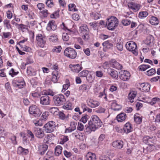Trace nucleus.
I'll return each instance as SVG.
<instances>
[{
  "mask_svg": "<svg viewBox=\"0 0 160 160\" xmlns=\"http://www.w3.org/2000/svg\"><path fill=\"white\" fill-rule=\"evenodd\" d=\"M108 22H107V26L108 29L110 30L114 29L118 25V21L117 18L113 16L111 17L107 18Z\"/></svg>",
  "mask_w": 160,
  "mask_h": 160,
  "instance_id": "1",
  "label": "nucleus"
},
{
  "mask_svg": "<svg viewBox=\"0 0 160 160\" xmlns=\"http://www.w3.org/2000/svg\"><path fill=\"white\" fill-rule=\"evenodd\" d=\"M126 49L128 51L132 52L135 56L138 55L137 46L136 43L133 41H129L126 44Z\"/></svg>",
  "mask_w": 160,
  "mask_h": 160,
  "instance_id": "2",
  "label": "nucleus"
},
{
  "mask_svg": "<svg viewBox=\"0 0 160 160\" xmlns=\"http://www.w3.org/2000/svg\"><path fill=\"white\" fill-rule=\"evenodd\" d=\"M56 127L55 122L53 121H50L45 124L43 128L46 132L49 133L53 132L55 129Z\"/></svg>",
  "mask_w": 160,
  "mask_h": 160,
  "instance_id": "3",
  "label": "nucleus"
},
{
  "mask_svg": "<svg viewBox=\"0 0 160 160\" xmlns=\"http://www.w3.org/2000/svg\"><path fill=\"white\" fill-rule=\"evenodd\" d=\"M37 42L38 46L43 48L46 43V38L43 33H39L36 36Z\"/></svg>",
  "mask_w": 160,
  "mask_h": 160,
  "instance_id": "4",
  "label": "nucleus"
},
{
  "mask_svg": "<svg viewBox=\"0 0 160 160\" xmlns=\"http://www.w3.org/2000/svg\"><path fill=\"white\" fill-rule=\"evenodd\" d=\"M29 114L35 118L39 117L42 114V112L35 105L31 106L29 109Z\"/></svg>",
  "mask_w": 160,
  "mask_h": 160,
  "instance_id": "5",
  "label": "nucleus"
},
{
  "mask_svg": "<svg viewBox=\"0 0 160 160\" xmlns=\"http://www.w3.org/2000/svg\"><path fill=\"white\" fill-rule=\"evenodd\" d=\"M64 53L66 57L71 59L75 58L77 55L76 51L71 48H67L65 49Z\"/></svg>",
  "mask_w": 160,
  "mask_h": 160,
  "instance_id": "6",
  "label": "nucleus"
},
{
  "mask_svg": "<svg viewBox=\"0 0 160 160\" xmlns=\"http://www.w3.org/2000/svg\"><path fill=\"white\" fill-rule=\"evenodd\" d=\"M53 100L55 105L58 106L62 104L65 101L64 95L61 94L54 96L53 97Z\"/></svg>",
  "mask_w": 160,
  "mask_h": 160,
  "instance_id": "7",
  "label": "nucleus"
},
{
  "mask_svg": "<svg viewBox=\"0 0 160 160\" xmlns=\"http://www.w3.org/2000/svg\"><path fill=\"white\" fill-rule=\"evenodd\" d=\"M131 77L130 73L126 70H122L119 72V77L124 81L128 80Z\"/></svg>",
  "mask_w": 160,
  "mask_h": 160,
  "instance_id": "8",
  "label": "nucleus"
},
{
  "mask_svg": "<svg viewBox=\"0 0 160 160\" xmlns=\"http://www.w3.org/2000/svg\"><path fill=\"white\" fill-rule=\"evenodd\" d=\"M100 127L89 121L88 125L86 129V131L88 133H90L92 132H94Z\"/></svg>",
  "mask_w": 160,
  "mask_h": 160,
  "instance_id": "9",
  "label": "nucleus"
},
{
  "mask_svg": "<svg viewBox=\"0 0 160 160\" xmlns=\"http://www.w3.org/2000/svg\"><path fill=\"white\" fill-rule=\"evenodd\" d=\"M89 121L100 127L103 125L102 122L101 121L99 118L96 115H92Z\"/></svg>",
  "mask_w": 160,
  "mask_h": 160,
  "instance_id": "10",
  "label": "nucleus"
},
{
  "mask_svg": "<svg viewBox=\"0 0 160 160\" xmlns=\"http://www.w3.org/2000/svg\"><path fill=\"white\" fill-rule=\"evenodd\" d=\"M33 132L35 136L38 138H42L45 135L44 131L41 128H35L34 129Z\"/></svg>",
  "mask_w": 160,
  "mask_h": 160,
  "instance_id": "11",
  "label": "nucleus"
},
{
  "mask_svg": "<svg viewBox=\"0 0 160 160\" xmlns=\"http://www.w3.org/2000/svg\"><path fill=\"white\" fill-rule=\"evenodd\" d=\"M110 66L118 70H121L122 67L119 62L115 59H112L109 62Z\"/></svg>",
  "mask_w": 160,
  "mask_h": 160,
  "instance_id": "12",
  "label": "nucleus"
},
{
  "mask_svg": "<svg viewBox=\"0 0 160 160\" xmlns=\"http://www.w3.org/2000/svg\"><path fill=\"white\" fill-rule=\"evenodd\" d=\"M88 105L91 108H95L100 105L99 102L97 101L92 98H88L87 100Z\"/></svg>",
  "mask_w": 160,
  "mask_h": 160,
  "instance_id": "13",
  "label": "nucleus"
},
{
  "mask_svg": "<svg viewBox=\"0 0 160 160\" xmlns=\"http://www.w3.org/2000/svg\"><path fill=\"white\" fill-rule=\"evenodd\" d=\"M112 145L115 148L119 149L123 148V142L121 140H117L112 142Z\"/></svg>",
  "mask_w": 160,
  "mask_h": 160,
  "instance_id": "14",
  "label": "nucleus"
},
{
  "mask_svg": "<svg viewBox=\"0 0 160 160\" xmlns=\"http://www.w3.org/2000/svg\"><path fill=\"white\" fill-rule=\"evenodd\" d=\"M40 102L43 105H49L51 102L50 98L47 95L42 96L40 98Z\"/></svg>",
  "mask_w": 160,
  "mask_h": 160,
  "instance_id": "15",
  "label": "nucleus"
},
{
  "mask_svg": "<svg viewBox=\"0 0 160 160\" xmlns=\"http://www.w3.org/2000/svg\"><path fill=\"white\" fill-rule=\"evenodd\" d=\"M123 129V132L128 134L132 131V126L130 122H127L124 125Z\"/></svg>",
  "mask_w": 160,
  "mask_h": 160,
  "instance_id": "16",
  "label": "nucleus"
},
{
  "mask_svg": "<svg viewBox=\"0 0 160 160\" xmlns=\"http://www.w3.org/2000/svg\"><path fill=\"white\" fill-rule=\"evenodd\" d=\"M128 7L130 9L132 10L134 12H137L140 9L141 5L132 2L128 3Z\"/></svg>",
  "mask_w": 160,
  "mask_h": 160,
  "instance_id": "17",
  "label": "nucleus"
},
{
  "mask_svg": "<svg viewBox=\"0 0 160 160\" xmlns=\"http://www.w3.org/2000/svg\"><path fill=\"white\" fill-rule=\"evenodd\" d=\"M69 67L72 71L73 72L78 73L82 69L81 65L79 64H70Z\"/></svg>",
  "mask_w": 160,
  "mask_h": 160,
  "instance_id": "18",
  "label": "nucleus"
},
{
  "mask_svg": "<svg viewBox=\"0 0 160 160\" xmlns=\"http://www.w3.org/2000/svg\"><path fill=\"white\" fill-rule=\"evenodd\" d=\"M143 141L146 144H150V143H154L156 141L155 137L145 136L143 138Z\"/></svg>",
  "mask_w": 160,
  "mask_h": 160,
  "instance_id": "19",
  "label": "nucleus"
},
{
  "mask_svg": "<svg viewBox=\"0 0 160 160\" xmlns=\"http://www.w3.org/2000/svg\"><path fill=\"white\" fill-rule=\"evenodd\" d=\"M28 40L27 38L24 39L22 40H21L18 43V44L20 46L22 50L28 52L31 50V48L23 44L26 42Z\"/></svg>",
  "mask_w": 160,
  "mask_h": 160,
  "instance_id": "20",
  "label": "nucleus"
},
{
  "mask_svg": "<svg viewBox=\"0 0 160 160\" xmlns=\"http://www.w3.org/2000/svg\"><path fill=\"white\" fill-rule=\"evenodd\" d=\"M137 92L136 91H132L130 92L128 95V101L131 103H133L134 99L137 94Z\"/></svg>",
  "mask_w": 160,
  "mask_h": 160,
  "instance_id": "21",
  "label": "nucleus"
},
{
  "mask_svg": "<svg viewBox=\"0 0 160 160\" xmlns=\"http://www.w3.org/2000/svg\"><path fill=\"white\" fill-rule=\"evenodd\" d=\"M57 28L56 25L55 24L54 21L52 20L49 22L47 25L46 29L48 31H51V30L54 31Z\"/></svg>",
  "mask_w": 160,
  "mask_h": 160,
  "instance_id": "22",
  "label": "nucleus"
},
{
  "mask_svg": "<svg viewBox=\"0 0 160 160\" xmlns=\"http://www.w3.org/2000/svg\"><path fill=\"white\" fill-rule=\"evenodd\" d=\"M108 73L113 78L117 79L118 77V73L115 70L111 68H108L107 70Z\"/></svg>",
  "mask_w": 160,
  "mask_h": 160,
  "instance_id": "23",
  "label": "nucleus"
},
{
  "mask_svg": "<svg viewBox=\"0 0 160 160\" xmlns=\"http://www.w3.org/2000/svg\"><path fill=\"white\" fill-rule=\"evenodd\" d=\"M52 75V81L54 83H57L60 77L58 72L57 71H53Z\"/></svg>",
  "mask_w": 160,
  "mask_h": 160,
  "instance_id": "24",
  "label": "nucleus"
},
{
  "mask_svg": "<svg viewBox=\"0 0 160 160\" xmlns=\"http://www.w3.org/2000/svg\"><path fill=\"white\" fill-rule=\"evenodd\" d=\"M55 136L53 133L47 134L44 140V142L46 143H49L54 140Z\"/></svg>",
  "mask_w": 160,
  "mask_h": 160,
  "instance_id": "25",
  "label": "nucleus"
},
{
  "mask_svg": "<svg viewBox=\"0 0 160 160\" xmlns=\"http://www.w3.org/2000/svg\"><path fill=\"white\" fill-rule=\"evenodd\" d=\"M16 86L20 88H23L25 85V83L23 78L18 79L16 82Z\"/></svg>",
  "mask_w": 160,
  "mask_h": 160,
  "instance_id": "26",
  "label": "nucleus"
},
{
  "mask_svg": "<svg viewBox=\"0 0 160 160\" xmlns=\"http://www.w3.org/2000/svg\"><path fill=\"white\" fill-rule=\"evenodd\" d=\"M126 117L127 115L125 113H121L117 116L116 119L118 122H122L125 120Z\"/></svg>",
  "mask_w": 160,
  "mask_h": 160,
  "instance_id": "27",
  "label": "nucleus"
},
{
  "mask_svg": "<svg viewBox=\"0 0 160 160\" xmlns=\"http://www.w3.org/2000/svg\"><path fill=\"white\" fill-rule=\"evenodd\" d=\"M88 76L87 77V80L90 82H92L94 79V72L93 71H89Z\"/></svg>",
  "mask_w": 160,
  "mask_h": 160,
  "instance_id": "28",
  "label": "nucleus"
},
{
  "mask_svg": "<svg viewBox=\"0 0 160 160\" xmlns=\"http://www.w3.org/2000/svg\"><path fill=\"white\" fill-rule=\"evenodd\" d=\"M112 108L114 111H119L121 108V106L118 104L116 101H113L112 103Z\"/></svg>",
  "mask_w": 160,
  "mask_h": 160,
  "instance_id": "29",
  "label": "nucleus"
},
{
  "mask_svg": "<svg viewBox=\"0 0 160 160\" xmlns=\"http://www.w3.org/2000/svg\"><path fill=\"white\" fill-rule=\"evenodd\" d=\"M140 87L143 92H148L150 89V85L148 83H142L140 85Z\"/></svg>",
  "mask_w": 160,
  "mask_h": 160,
  "instance_id": "30",
  "label": "nucleus"
},
{
  "mask_svg": "<svg viewBox=\"0 0 160 160\" xmlns=\"http://www.w3.org/2000/svg\"><path fill=\"white\" fill-rule=\"evenodd\" d=\"M134 121L137 124H140L142 122V116L138 113H136L134 114Z\"/></svg>",
  "mask_w": 160,
  "mask_h": 160,
  "instance_id": "31",
  "label": "nucleus"
},
{
  "mask_svg": "<svg viewBox=\"0 0 160 160\" xmlns=\"http://www.w3.org/2000/svg\"><path fill=\"white\" fill-rule=\"evenodd\" d=\"M80 32L81 33H85L89 32L87 26L85 24H82L80 27Z\"/></svg>",
  "mask_w": 160,
  "mask_h": 160,
  "instance_id": "32",
  "label": "nucleus"
},
{
  "mask_svg": "<svg viewBox=\"0 0 160 160\" xmlns=\"http://www.w3.org/2000/svg\"><path fill=\"white\" fill-rule=\"evenodd\" d=\"M86 157L87 160H96V156L95 153L88 152L87 154Z\"/></svg>",
  "mask_w": 160,
  "mask_h": 160,
  "instance_id": "33",
  "label": "nucleus"
},
{
  "mask_svg": "<svg viewBox=\"0 0 160 160\" xmlns=\"http://www.w3.org/2000/svg\"><path fill=\"white\" fill-rule=\"evenodd\" d=\"M48 40L50 42L54 43L57 42L58 40L57 35L55 34L50 36L48 37Z\"/></svg>",
  "mask_w": 160,
  "mask_h": 160,
  "instance_id": "34",
  "label": "nucleus"
},
{
  "mask_svg": "<svg viewBox=\"0 0 160 160\" xmlns=\"http://www.w3.org/2000/svg\"><path fill=\"white\" fill-rule=\"evenodd\" d=\"M63 108L67 110H71L73 108L72 104L69 101H67L63 106Z\"/></svg>",
  "mask_w": 160,
  "mask_h": 160,
  "instance_id": "35",
  "label": "nucleus"
},
{
  "mask_svg": "<svg viewBox=\"0 0 160 160\" xmlns=\"http://www.w3.org/2000/svg\"><path fill=\"white\" fill-rule=\"evenodd\" d=\"M149 22L152 25H156L158 24L159 22L158 19L156 17L152 16L151 17Z\"/></svg>",
  "mask_w": 160,
  "mask_h": 160,
  "instance_id": "36",
  "label": "nucleus"
},
{
  "mask_svg": "<svg viewBox=\"0 0 160 160\" xmlns=\"http://www.w3.org/2000/svg\"><path fill=\"white\" fill-rule=\"evenodd\" d=\"M27 72V74L30 76H35L36 74L35 70L31 67H28Z\"/></svg>",
  "mask_w": 160,
  "mask_h": 160,
  "instance_id": "37",
  "label": "nucleus"
},
{
  "mask_svg": "<svg viewBox=\"0 0 160 160\" xmlns=\"http://www.w3.org/2000/svg\"><path fill=\"white\" fill-rule=\"evenodd\" d=\"M62 152V148L60 145L56 146L55 149V154L57 156L61 154Z\"/></svg>",
  "mask_w": 160,
  "mask_h": 160,
  "instance_id": "38",
  "label": "nucleus"
},
{
  "mask_svg": "<svg viewBox=\"0 0 160 160\" xmlns=\"http://www.w3.org/2000/svg\"><path fill=\"white\" fill-rule=\"evenodd\" d=\"M90 86L86 84H84L80 87L79 89L82 92L88 91L90 89Z\"/></svg>",
  "mask_w": 160,
  "mask_h": 160,
  "instance_id": "39",
  "label": "nucleus"
},
{
  "mask_svg": "<svg viewBox=\"0 0 160 160\" xmlns=\"http://www.w3.org/2000/svg\"><path fill=\"white\" fill-rule=\"evenodd\" d=\"M32 122L34 124V125L36 126H42L43 125V123L41 120L37 119L33 120L32 121Z\"/></svg>",
  "mask_w": 160,
  "mask_h": 160,
  "instance_id": "40",
  "label": "nucleus"
},
{
  "mask_svg": "<svg viewBox=\"0 0 160 160\" xmlns=\"http://www.w3.org/2000/svg\"><path fill=\"white\" fill-rule=\"evenodd\" d=\"M102 45L104 48H106L107 49H109L112 48L113 46L112 44L110 43L108 41H106L102 43Z\"/></svg>",
  "mask_w": 160,
  "mask_h": 160,
  "instance_id": "41",
  "label": "nucleus"
},
{
  "mask_svg": "<svg viewBox=\"0 0 160 160\" xmlns=\"http://www.w3.org/2000/svg\"><path fill=\"white\" fill-rule=\"evenodd\" d=\"M48 148V145L46 144L41 145L39 147V150L41 154H43L47 150Z\"/></svg>",
  "mask_w": 160,
  "mask_h": 160,
  "instance_id": "42",
  "label": "nucleus"
},
{
  "mask_svg": "<svg viewBox=\"0 0 160 160\" xmlns=\"http://www.w3.org/2000/svg\"><path fill=\"white\" fill-rule=\"evenodd\" d=\"M160 103V99L158 98H153L149 102L150 104L152 105H153L156 103L159 104Z\"/></svg>",
  "mask_w": 160,
  "mask_h": 160,
  "instance_id": "43",
  "label": "nucleus"
},
{
  "mask_svg": "<svg viewBox=\"0 0 160 160\" xmlns=\"http://www.w3.org/2000/svg\"><path fill=\"white\" fill-rule=\"evenodd\" d=\"M72 32H68L66 33H63L62 34V38L63 40L65 41H67L69 39V37L68 34H71Z\"/></svg>",
  "mask_w": 160,
  "mask_h": 160,
  "instance_id": "44",
  "label": "nucleus"
},
{
  "mask_svg": "<svg viewBox=\"0 0 160 160\" xmlns=\"http://www.w3.org/2000/svg\"><path fill=\"white\" fill-rule=\"evenodd\" d=\"M148 13L147 11L140 12L138 14V17L141 19L145 18L148 15Z\"/></svg>",
  "mask_w": 160,
  "mask_h": 160,
  "instance_id": "45",
  "label": "nucleus"
},
{
  "mask_svg": "<svg viewBox=\"0 0 160 160\" xmlns=\"http://www.w3.org/2000/svg\"><path fill=\"white\" fill-rule=\"evenodd\" d=\"M69 140L68 136L62 135L61 137V141L60 142V144H63L64 143Z\"/></svg>",
  "mask_w": 160,
  "mask_h": 160,
  "instance_id": "46",
  "label": "nucleus"
},
{
  "mask_svg": "<svg viewBox=\"0 0 160 160\" xmlns=\"http://www.w3.org/2000/svg\"><path fill=\"white\" fill-rule=\"evenodd\" d=\"M68 9L71 11L75 12L78 10L76 8V6L73 3H70L68 5Z\"/></svg>",
  "mask_w": 160,
  "mask_h": 160,
  "instance_id": "47",
  "label": "nucleus"
},
{
  "mask_svg": "<svg viewBox=\"0 0 160 160\" xmlns=\"http://www.w3.org/2000/svg\"><path fill=\"white\" fill-rule=\"evenodd\" d=\"M70 86L69 81L68 80H66V83L63 85L62 89V92H64L67 90Z\"/></svg>",
  "mask_w": 160,
  "mask_h": 160,
  "instance_id": "48",
  "label": "nucleus"
},
{
  "mask_svg": "<svg viewBox=\"0 0 160 160\" xmlns=\"http://www.w3.org/2000/svg\"><path fill=\"white\" fill-rule=\"evenodd\" d=\"M150 68V66L149 65L143 64L139 66V68L140 70L141 71H144L147 69Z\"/></svg>",
  "mask_w": 160,
  "mask_h": 160,
  "instance_id": "49",
  "label": "nucleus"
},
{
  "mask_svg": "<svg viewBox=\"0 0 160 160\" xmlns=\"http://www.w3.org/2000/svg\"><path fill=\"white\" fill-rule=\"evenodd\" d=\"M156 72L155 69L152 68L146 72V74L148 76H151L155 74Z\"/></svg>",
  "mask_w": 160,
  "mask_h": 160,
  "instance_id": "50",
  "label": "nucleus"
},
{
  "mask_svg": "<svg viewBox=\"0 0 160 160\" xmlns=\"http://www.w3.org/2000/svg\"><path fill=\"white\" fill-rule=\"evenodd\" d=\"M89 73V71L87 70H83L79 73V76L82 77H86Z\"/></svg>",
  "mask_w": 160,
  "mask_h": 160,
  "instance_id": "51",
  "label": "nucleus"
},
{
  "mask_svg": "<svg viewBox=\"0 0 160 160\" xmlns=\"http://www.w3.org/2000/svg\"><path fill=\"white\" fill-rule=\"evenodd\" d=\"M114 129L116 132L119 133H122L123 132V129L120 125H117L114 128Z\"/></svg>",
  "mask_w": 160,
  "mask_h": 160,
  "instance_id": "52",
  "label": "nucleus"
},
{
  "mask_svg": "<svg viewBox=\"0 0 160 160\" xmlns=\"http://www.w3.org/2000/svg\"><path fill=\"white\" fill-rule=\"evenodd\" d=\"M90 16L92 18L95 20L99 19L101 16L99 14L96 12H92L90 13Z\"/></svg>",
  "mask_w": 160,
  "mask_h": 160,
  "instance_id": "53",
  "label": "nucleus"
},
{
  "mask_svg": "<svg viewBox=\"0 0 160 160\" xmlns=\"http://www.w3.org/2000/svg\"><path fill=\"white\" fill-rule=\"evenodd\" d=\"M45 3L48 8H51L54 6V3L52 0H47L46 1Z\"/></svg>",
  "mask_w": 160,
  "mask_h": 160,
  "instance_id": "54",
  "label": "nucleus"
},
{
  "mask_svg": "<svg viewBox=\"0 0 160 160\" xmlns=\"http://www.w3.org/2000/svg\"><path fill=\"white\" fill-rule=\"evenodd\" d=\"M89 118V116L87 114L83 115L80 119V121L83 123H86Z\"/></svg>",
  "mask_w": 160,
  "mask_h": 160,
  "instance_id": "55",
  "label": "nucleus"
},
{
  "mask_svg": "<svg viewBox=\"0 0 160 160\" xmlns=\"http://www.w3.org/2000/svg\"><path fill=\"white\" fill-rule=\"evenodd\" d=\"M62 48L61 46H55L52 49L53 52H55L57 53H59L60 52Z\"/></svg>",
  "mask_w": 160,
  "mask_h": 160,
  "instance_id": "56",
  "label": "nucleus"
},
{
  "mask_svg": "<svg viewBox=\"0 0 160 160\" xmlns=\"http://www.w3.org/2000/svg\"><path fill=\"white\" fill-rule=\"evenodd\" d=\"M18 28L22 32H24L28 29V26L23 24H20L19 25Z\"/></svg>",
  "mask_w": 160,
  "mask_h": 160,
  "instance_id": "57",
  "label": "nucleus"
},
{
  "mask_svg": "<svg viewBox=\"0 0 160 160\" xmlns=\"http://www.w3.org/2000/svg\"><path fill=\"white\" fill-rule=\"evenodd\" d=\"M61 28L65 31L66 32H72V31L71 29H68L67 27H66L63 23H62V24L60 25Z\"/></svg>",
  "mask_w": 160,
  "mask_h": 160,
  "instance_id": "58",
  "label": "nucleus"
},
{
  "mask_svg": "<svg viewBox=\"0 0 160 160\" xmlns=\"http://www.w3.org/2000/svg\"><path fill=\"white\" fill-rule=\"evenodd\" d=\"M3 23L4 26L6 27L8 29L11 28L10 20L5 19Z\"/></svg>",
  "mask_w": 160,
  "mask_h": 160,
  "instance_id": "59",
  "label": "nucleus"
},
{
  "mask_svg": "<svg viewBox=\"0 0 160 160\" xmlns=\"http://www.w3.org/2000/svg\"><path fill=\"white\" fill-rule=\"evenodd\" d=\"M59 11H57L54 12L52 14L50 15V17L52 18H57L59 17Z\"/></svg>",
  "mask_w": 160,
  "mask_h": 160,
  "instance_id": "60",
  "label": "nucleus"
},
{
  "mask_svg": "<svg viewBox=\"0 0 160 160\" xmlns=\"http://www.w3.org/2000/svg\"><path fill=\"white\" fill-rule=\"evenodd\" d=\"M18 73V72L15 71L13 68H12L9 71V74L12 77H14Z\"/></svg>",
  "mask_w": 160,
  "mask_h": 160,
  "instance_id": "61",
  "label": "nucleus"
},
{
  "mask_svg": "<svg viewBox=\"0 0 160 160\" xmlns=\"http://www.w3.org/2000/svg\"><path fill=\"white\" fill-rule=\"evenodd\" d=\"M72 135L73 137L79 139H80L81 136L82 137L81 133L80 132H78L77 131H76L74 133H72Z\"/></svg>",
  "mask_w": 160,
  "mask_h": 160,
  "instance_id": "62",
  "label": "nucleus"
},
{
  "mask_svg": "<svg viewBox=\"0 0 160 160\" xmlns=\"http://www.w3.org/2000/svg\"><path fill=\"white\" fill-rule=\"evenodd\" d=\"M48 112L47 111H45L43 112L41 116V118L42 120H46L48 119Z\"/></svg>",
  "mask_w": 160,
  "mask_h": 160,
  "instance_id": "63",
  "label": "nucleus"
},
{
  "mask_svg": "<svg viewBox=\"0 0 160 160\" xmlns=\"http://www.w3.org/2000/svg\"><path fill=\"white\" fill-rule=\"evenodd\" d=\"M131 23V21L128 19H124L122 20V23L124 26H128Z\"/></svg>",
  "mask_w": 160,
  "mask_h": 160,
  "instance_id": "64",
  "label": "nucleus"
}]
</instances>
